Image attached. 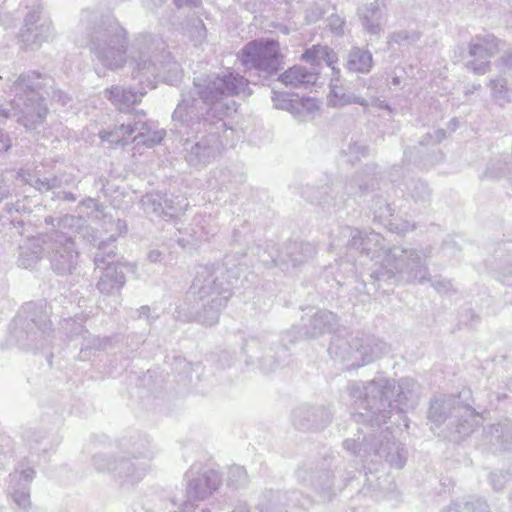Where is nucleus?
I'll return each mask as SVG.
<instances>
[{
  "mask_svg": "<svg viewBox=\"0 0 512 512\" xmlns=\"http://www.w3.org/2000/svg\"><path fill=\"white\" fill-rule=\"evenodd\" d=\"M321 59H323L328 66L333 67L337 63L338 58L336 53L327 46H322Z\"/></svg>",
  "mask_w": 512,
  "mask_h": 512,
  "instance_id": "nucleus-5",
  "label": "nucleus"
},
{
  "mask_svg": "<svg viewBox=\"0 0 512 512\" xmlns=\"http://www.w3.org/2000/svg\"><path fill=\"white\" fill-rule=\"evenodd\" d=\"M245 62H253L258 67L277 70L282 62L279 44L275 41H254L243 49Z\"/></svg>",
  "mask_w": 512,
  "mask_h": 512,
  "instance_id": "nucleus-1",
  "label": "nucleus"
},
{
  "mask_svg": "<svg viewBox=\"0 0 512 512\" xmlns=\"http://www.w3.org/2000/svg\"><path fill=\"white\" fill-rule=\"evenodd\" d=\"M322 46L314 45L311 48L307 49L301 56V59L309 62L312 65H317L318 60L321 59Z\"/></svg>",
  "mask_w": 512,
  "mask_h": 512,
  "instance_id": "nucleus-4",
  "label": "nucleus"
},
{
  "mask_svg": "<svg viewBox=\"0 0 512 512\" xmlns=\"http://www.w3.org/2000/svg\"><path fill=\"white\" fill-rule=\"evenodd\" d=\"M350 64L356 71H368L372 65V57L368 53L357 52L353 54Z\"/></svg>",
  "mask_w": 512,
  "mask_h": 512,
  "instance_id": "nucleus-3",
  "label": "nucleus"
},
{
  "mask_svg": "<svg viewBox=\"0 0 512 512\" xmlns=\"http://www.w3.org/2000/svg\"><path fill=\"white\" fill-rule=\"evenodd\" d=\"M318 79V74L308 71L306 68L294 65L280 75L279 80L286 86L299 87L313 85Z\"/></svg>",
  "mask_w": 512,
  "mask_h": 512,
  "instance_id": "nucleus-2",
  "label": "nucleus"
}]
</instances>
